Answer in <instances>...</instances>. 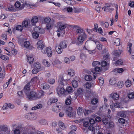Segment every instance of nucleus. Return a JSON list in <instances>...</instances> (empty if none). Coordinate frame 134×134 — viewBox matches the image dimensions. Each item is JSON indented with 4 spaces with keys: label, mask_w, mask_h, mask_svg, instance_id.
Instances as JSON below:
<instances>
[{
    "label": "nucleus",
    "mask_w": 134,
    "mask_h": 134,
    "mask_svg": "<svg viewBox=\"0 0 134 134\" xmlns=\"http://www.w3.org/2000/svg\"><path fill=\"white\" fill-rule=\"evenodd\" d=\"M124 71V70L122 68H116L113 70V71L116 73H122Z\"/></svg>",
    "instance_id": "a19ab883"
},
{
    "label": "nucleus",
    "mask_w": 134,
    "mask_h": 134,
    "mask_svg": "<svg viewBox=\"0 0 134 134\" xmlns=\"http://www.w3.org/2000/svg\"><path fill=\"white\" fill-rule=\"evenodd\" d=\"M53 65L55 66H57L58 65L60 64L61 62L58 60L56 59L52 63Z\"/></svg>",
    "instance_id": "6e6d98bb"
},
{
    "label": "nucleus",
    "mask_w": 134,
    "mask_h": 134,
    "mask_svg": "<svg viewBox=\"0 0 134 134\" xmlns=\"http://www.w3.org/2000/svg\"><path fill=\"white\" fill-rule=\"evenodd\" d=\"M36 92L33 91L30 92L26 95V97L30 100H36Z\"/></svg>",
    "instance_id": "423d86ee"
},
{
    "label": "nucleus",
    "mask_w": 134,
    "mask_h": 134,
    "mask_svg": "<svg viewBox=\"0 0 134 134\" xmlns=\"http://www.w3.org/2000/svg\"><path fill=\"white\" fill-rule=\"evenodd\" d=\"M117 115L121 117H125L126 116L125 111H122L119 112L117 113Z\"/></svg>",
    "instance_id": "e2e57ef3"
},
{
    "label": "nucleus",
    "mask_w": 134,
    "mask_h": 134,
    "mask_svg": "<svg viewBox=\"0 0 134 134\" xmlns=\"http://www.w3.org/2000/svg\"><path fill=\"white\" fill-rule=\"evenodd\" d=\"M5 51L9 53H6V54L10 56L15 55L17 53L16 50L14 48L12 49H5Z\"/></svg>",
    "instance_id": "9b49d317"
},
{
    "label": "nucleus",
    "mask_w": 134,
    "mask_h": 134,
    "mask_svg": "<svg viewBox=\"0 0 134 134\" xmlns=\"http://www.w3.org/2000/svg\"><path fill=\"white\" fill-rule=\"evenodd\" d=\"M19 44L23 47L29 49H31L32 47V46H31L30 42L28 41H24L23 43H21V42H19Z\"/></svg>",
    "instance_id": "6e6552de"
},
{
    "label": "nucleus",
    "mask_w": 134,
    "mask_h": 134,
    "mask_svg": "<svg viewBox=\"0 0 134 134\" xmlns=\"http://www.w3.org/2000/svg\"><path fill=\"white\" fill-rule=\"evenodd\" d=\"M43 107L42 105L41 104H39L36 106L33 107L32 108V110H36L37 109L42 108Z\"/></svg>",
    "instance_id": "5fc2aeb1"
},
{
    "label": "nucleus",
    "mask_w": 134,
    "mask_h": 134,
    "mask_svg": "<svg viewBox=\"0 0 134 134\" xmlns=\"http://www.w3.org/2000/svg\"><path fill=\"white\" fill-rule=\"evenodd\" d=\"M120 43V40L119 38L116 39L114 42V44L116 46L119 45Z\"/></svg>",
    "instance_id": "052dcab7"
},
{
    "label": "nucleus",
    "mask_w": 134,
    "mask_h": 134,
    "mask_svg": "<svg viewBox=\"0 0 134 134\" xmlns=\"http://www.w3.org/2000/svg\"><path fill=\"white\" fill-rule=\"evenodd\" d=\"M34 68L37 70L40 71L41 70V65L38 62H36L34 64Z\"/></svg>",
    "instance_id": "c85d7f7f"
},
{
    "label": "nucleus",
    "mask_w": 134,
    "mask_h": 134,
    "mask_svg": "<svg viewBox=\"0 0 134 134\" xmlns=\"http://www.w3.org/2000/svg\"><path fill=\"white\" fill-rule=\"evenodd\" d=\"M94 70L96 72H99L102 71V69L100 67H96L95 68Z\"/></svg>",
    "instance_id": "0e129e2a"
},
{
    "label": "nucleus",
    "mask_w": 134,
    "mask_h": 134,
    "mask_svg": "<svg viewBox=\"0 0 134 134\" xmlns=\"http://www.w3.org/2000/svg\"><path fill=\"white\" fill-rule=\"evenodd\" d=\"M128 97L129 99H132L134 98V93L133 92H130L128 94Z\"/></svg>",
    "instance_id": "774afa93"
},
{
    "label": "nucleus",
    "mask_w": 134,
    "mask_h": 134,
    "mask_svg": "<svg viewBox=\"0 0 134 134\" xmlns=\"http://www.w3.org/2000/svg\"><path fill=\"white\" fill-rule=\"evenodd\" d=\"M64 81V80L63 79V76H59L58 79V82L60 84L63 85V82Z\"/></svg>",
    "instance_id": "13d9d810"
},
{
    "label": "nucleus",
    "mask_w": 134,
    "mask_h": 134,
    "mask_svg": "<svg viewBox=\"0 0 134 134\" xmlns=\"http://www.w3.org/2000/svg\"><path fill=\"white\" fill-rule=\"evenodd\" d=\"M58 125L60 129L63 130L65 129V126L64 124L62 122L59 121Z\"/></svg>",
    "instance_id": "680f3d73"
},
{
    "label": "nucleus",
    "mask_w": 134,
    "mask_h": 134,
    "mask_svg": "<svg viewBox=\"0 0 134 134\" xmlns=\"http://www.w3.org/2000/svg\"><path fill=\"white\" fill-rule=\"evenodd\" d=\"M40 81L39 79L37 76L35 77L32 78L30 82L34 83H38Z\"/></svg>",
    "instance_id": "c9c22d12"
},
{
    "label": "nucleus",
    "mask_w": 134,
    "mask_h": 134,
    "mask_svg": "<svg viewBox=\"0 0 134 134\" xmlns=\"http://www.w3.org/2000/svg\"><path fill=\"white\" fill-rule=\"evenodd\" d=\"M120 107V103L117 102L115 103L112 102L110 105V108L111 110L113 111L115 110V108H119Z\"/></svg>",
    "instance_id": "9d476101"
},
{
    "label": "nucleus",
    "mask_w": 134,
    "mask_h": 134,
    "mask_svg": "<svg viewBox=\"0 0 134 134\" xmlns=\"http://www.w3.org/2000/svg\"><path fill=\"white\" fill-rule=\"evenodd\" d=\"M122 52V50L120 49L116 50L114 51L113 52L112 54L114 56L116 57H119Z\"/></svg>",
    "instance_id": "5701e85b"
},
{
    "label": "nucleus",
    "mask_w": 134,
    "mask_h": 134,
    "mask_svg": "<svg viewBox=\"0 0 134 134\" xmlns=\"http://www.w3.org/2000/svg\"><path fill=\"white\" fill-rule=\"evenodd\" d=\"M100 62L97 61H95L93 62L92 64V66L95 68L96 67H98V66L99 65Z\"/></svg>",
    "instance_id": "69168bd1"
},
{
    "label": "nucleus",
    "mask_w": 134,
    "mask_h": 134,
    "mask_svg": "<svg viewBox=\"0 0 134 134\" xmlns=\"http://www.w3.org/2000/svg\"><path fill=\"white\" fill-rule=\"evenodd\" d=\"M65 28L66 26L65 25H60L58 29V32H60L61 34H64L65 33Z\"/></svg>",
    "instance_id": "dca6fc26"
},
{
    "label": "nucleus",
    "mask_w": 134,
    "mask_h": 134,
    "mask_svg": "<svg viewBox=\"0 0 134 134\" xmlns=\"http://www.w3.org/2000/svg\"><path fill=\"white\" fill-rule=\"evenodd\" d=\"M125 85L127 87H130L131 85V81L128 79L125 82Z\"/></svg>",
    "instance_id": "338daca9"
},
{
    "label": "nucleus",
    "mask_w": 134,
    "mask_h": 134,
    "mask_svg": "<svg viewBox=\"0 0 134 134\" xmlns=\"http://www.w3.org/2000/svg\"><path fill=\"white\" fill-rule=\"evenodd\" d=\"M104 79L103 77H100L98 78V82L99 86H102L104 83Z\"/></svg>",
    "instance_id": "4c0bfd02"
},
{
    "label": "nucleus",
    "mask_w": 134,
    "mask_h": 134,
    "mask_svg": "<svg viewBox=\"0 0 134 134\" xmlns=\"http://www.w3.org/2000/svg\"><path fill=\"white\" fill-rule=\"evenodd\" d=\"M89 122L90 124V125L88 127L89 130L87 131V134H96L99 131V128L98 126L93 127L92 125L94 124L95 122L93 119L90 118Z\"/></svg>",
    "instance_id": "f257e3e1"
},
{
    "label": "nucleus",
    "mask_w": 134,
    "mask_h": 134,
    "mask_svg": "<svg viewBox=\"0 0 134 134\" xmlns=\"http://www.w3.org/2000/svg\"><path fill=\"white\" fill-rule=\"evenodd\" d=\"M27 62L30 64L32 63L34 60V58L30 56H27Z\"/></svg>",
    "instance_id": "a18cd8bd"
},
{
    "label": "nucleus",
    "mask_w": 134,
    "mask_h": 134,
    "mask_svg": "<svg viewBox=\"0 0 134 134\" xmlns=\"http://www.w3.org/2000/svg\"><path fill=\"white\" fill-rule=\"evenodd\" d=\"M116 82V79L114 78H111L109 81V84L111 85H114Z\"/></svg>",
    "instance_id": "3c124183"
},
{
    "label": "nucleus",
    "mask_w": 134,
    "mask_h": 134,
    "mask_svg": "<svg viewBox=\"0 0 134 134\" xmlns=\"http://www.w3.org/2000/svg\"><path fill=\"white\" fill-rule=\"evenodd\" d=\"M38 21V18L36 16H33L31 20V23L33 24H32V25H33L34 24H35L37 23Z\"/></svg>",
    "instance_id": "f704fd0d"
},
{
    "label": "nucleus",
    "mask_w": 134,
    "mask_h": 134,
    "mask_svg": "<svg viewBox=\"0 0 134 134\" xmlns=\"http://www.w3.org/2000/svg\"><path fill=\"white\" fill-rule=\"evenodd\" d=\"M34 31L32 33V36L33 38L36 39L39 36V34L37 31L35 30L34 29Z\"/></svg>",
    "instance_id": "79ce46f5"
},
{
    "label": "nucleus",
    "mask_w": 134,
    "mask_h": 134,
    "mask_svg": "<svg viewBox=\"0 0 134 134\" xmlns=\"http://www.w3.org/2000/svg\"><path fill=\"white\" fill-rule=\"evenodd\" d=\"M42 52L43 54L47 53L48 57H51L52 54V51L50 47H48L46 48H45L42 51Z\"/></svg>",
    "instance_id": "39448f33"
},
{
    "label": "nucleus",
    "mask_w": 134,
    "mask_h": 134,
    "mask_svg": "<svg viewBox=\"0 0 134 134\" xmlns=\"http://www.w3.org/2000/svg\"><path fill=\"white\" fill-rule=\"evenodd\" d=\"M92 76L90 75H87L85 77V80L87 81H90L92 79Z\"/></svg>",
    "instance_id": "bf43d9fd"
},
{
    "label": "nucleus",
    "mask_w": 134,
    "mask_h": 134,
    "mask_svg": "<svg viewBox=\"0 0 134 134\" xmlns=\"http://www.w3.org/2000/svg\"><path fill=\"white\" fill-rule=\"evenodd\" d=\"M127 50L130 57L132 59H134V49L132 48V44L130 43H128L127 44Z\"/></svg>",
    "instance_id": "7ed1b4c3"
},
{
    "label": "nucleus",
    "mask_w": 134,
    "mask_h": 134,
    "mask_svg": "<svg viewBox=\"0 0 134 134\" xmlns=\"http://www.w3.org/2000/svg\"><path fill=\"white\" fill-rule=\"evenodd\" d=\"M0 129L3 132H5L8 130V127L4 125H1L0 126Z\"/></svg>",
    "instance_id": "c03bdc74"
},
{
    "label": "nucleus",
    "mask_w": 134,
    "mask_h": 134,
    "mask_svg": "<svg viewBox=\"0 0 134 134\" xmlns=\"http://www.w3.org/2000/svg\"><path fill=\"white\" fill-rule=\"evenodd\" d=\"M14 108V105L10 103H5L4 104L2 107L3 109L5 110L9 108L13 109Z\"/></svg>",
    "instance_id": "aec40b11"
},
{
    "label": "nucleus",
    "mask_w": 134,
    "mask_h": 134,
    "mask_svg": "<svg viewBox=\"0 0 134 134\" xmlns=\"http://www.w3.org/2000/svg\"><path fill=\"white\" fill-rule=\"evenodd\" d=\"M110 96L114 100H118L119 97V94L115 92L112 93L110 94Z\"/></svg>",
    "instance_id": "6ab92c4d"
},
{
    "label": "nucleus",
    "mask_w": 134,
    "mask_h": 134,
    "mask_svg": "<svg viewBox=\"0 0 134 134\" xmlns=\"http://www.w3.org/2000/svg\"><path fill=\"white\" fill-rule=\"evenodd\" d=\"M102 9L105 12H111L114 9V8L111 7L109 5H105L102 8Z\"/></svg>",
    "instance_id": "4be33fe9"
},
{
    "label": "nucleus",
    "mask_w": 134,
    "mask_h": 134,
    "mask_svg": "<svg viewBox=\"0 0 134 134\" xmlns=\"http://www.w3.org/2000/svg\"><path fill=\"white\" fill-rule=\"evenodd\" d=\"M55 49L57 53L58 54H60L62 53L63 51V49L59 45L56 46Z\"/></svg>",
    "instance_id": "c756f323"
},
{
    "label": "nucleus",
    "mask_w": 134,
    "mask_h": 134,
    "mask_svg": "<svg viewBox=\"0 0 134 134\" xmlns=\"http://www.w3.org/2000/svg\"><path fill=\"white\" fill-rule=\"evenodd\" d=\"M72 109L71 107H69L66 109V113L70 117L73 116V114H75V113L72 111Z\"/></svg>",
    "instance_id": "2eb2a0df"
},
{
    "label": "nucleus",
    "mask_w": 134,
    "mask_h": 134,
    "mask_svg": "<svg viewBox=\"0 0 134 134\" xmlns=\"http://www.w3.org/2000/svg\"><path fill=\"white\" fill-rule=\"evenodd\" d=\"M6 10L7 11L13 12L15 11V9L14 6L12 5H10L6 8Z\"/></svg>",
    "instance_id": "ea45409f"
},
{
    "label": "nucleus",
    "mask_w": 134,
    "mask_h": 134,
    "mask_svg": "<svg viewBox=\"0 0 134 134\" xmlns=\"http://www.w3.org/2000/svg\"><path fill=\"white\" fill-rule=\"evenodd\" d=\"M95 84L94 81H92L91 82H87L84 85V87L87 89H90L91 87H93Z\"/></svg>",
    "instance_id": "ddd939ff"
},
{
    "label": "nucleus",
    "mask_w": 134,
    "mask_h": 134,
    "mask_svg": "<svg viewBox=\"0 0 134 134\" xmlns=\"http://www.w3.org/2000/svg\"><path fill=\"white\" fill-rule=\"evenodd\" d=\"M36 46L37 48L39 50H41L42 51L43 49H44V48H45L43 43L41 40H40L37 42Z\"/></svg>",
    "instance_id": "4468645a"
},
{
    "label": "nucleus",
    "mask_w": 134,
    "mask_h": 134,
    "mask_svg": "<svg viewBox=\"0 0 134 134\" xmlns=\"http://www.w3.org/2000/svg\"><path fill=\"white\" fill-rule=\"evenodd\" d=\"M71 83L72 86L74 88H77L78 86V84L77 81L74 79L72 81Z\"/></svg>",
    "instance_id": "8fccbe9b"
},
{
    "label": "nucleus",
    "mask_w": 134,
    "mask_h": 134,
    "mask_svg": "<svg viewBox=\"0 0 134 134\" xmlns=\"http://www.w3.org/2000/svg\"><path fill=\"white\" fill-rule=\"evenodd\" d=\"M57 93L59 96L66 94V92L65 90L63 87L60 88H58L57 89Z\"/></svg>",
    "instance_id": "f3484780"
},
{
    "label": "nucleus",
    "mask_w": 134,
    "mask_h": 134,
    "mask_svg": "<svg viewBox=\"0 0 134 134\" xmlns=\"http://www.w3.org/2000/svg\"><path fill=\"white\" fill-rule=\"evenodd\" d=\"M84 49H85L87 51H88V53L91 55H94L95 54L96 52V49H94L91 50H90L88 48H86L85 47H84Z\"/></svg>",
    "instance_id": "e433bc0d"
},
{
    "label": "nucleus",
    "mask_w": 134,
    "mask_h": 134,
    "mask_svg": "<svg viewBox=\"0 0 134 134\" xmlns=\"http://www.w3.org/2000/svg\"><path fill=\"white\" fill-rule=\"evenodd\" d=\"M35 30L37 31L38 33H39L41 34L44 33V29L40 27H36L35 28Z\"/></svg>",
    "instance_id": "603ef678"
},
{
    "label": "nucleus",
    "mask_w": 134,
    "mask_h": 134,
    "mask_svg": "<svg viewBox=\"0 0 134 134\" xmlns=\"http://www.w3.org/2000/svg\"><path fill=\"white\" fill-rule=\"evenodd\" d=\"M37 117V116L36 114L34 113H27L25 115V118L28 119L30 120H34Z\"/></svg>",
    "instance_id": "0eeeda50"
},
{
    "label": "nucleus",
    "mask_w": 134,
    "mask_h": 134,
    "mask_svg": "<svg viewBox=\"0 0 134 134\" xmlns=\"http://www.w3.org/2000/svg\"><path fill=\"white\" fill-rule=\"evenodd\" d=\"M44 22L46 24V27L47 29H50L54 24V21L51 20L49 17L45 18L44 20Z\"/></svg>",
    "instance_id": "f03ea898"
},
{
    "label": "nucleus",
    "mask_w": 134,
    "mask_h": 134,
    "mask_svg": "<svg viewBox=\"0 0 134 134\" xmlns=\"http://www.w3.org/2000/svg\"><path fill=\"white\" fill-rule=\"evenodd\" d=\"M59 46L63 49L66 48L67 47V44L66 42L65 41H63L60 43Z\"/></svg>",
    "instance_id": "09e8293b"
},
{
    "label": "nucleus",
    "mask_w": 134,
    "mask_h": 134,
    "mask_svg": "<svg viewBox=\"0 0 134 134\" xmlns=\"http://www.w3.org/2000/svg\"><path fill=\"white\" fill-rule=\"evenodd\" d=\"M76 31L77 34H79L80 35H83L84 36L86 35L83 29L80 28L77 29L76 30Z\"/></svg>",
    "instance_id": "cd10ccee"
},
{
    "label": "nucleus",
    "mask_w": 134,
    "mask_h": 134,
    "mask_svg": "<svg viewBox=\"0 0 134 134\" xmlns=\"http://www.w3.org/2000/svg\"><path fill=\"white\" fill-rule=\"evenodd\" d=\"M15 47V46L14 43L13 42H10L8 43V47L7 48H5V49H14Z\"/></svg>",
    "instance_id": "2f4dec72"
},
{
    "label": "nucleus",
    "mask_w": 134,
    "mask_h": 134,
    "mask_svg": "<svg viewBox=\"0 0 134 134\" xmlns=\"http://www.w3.org/2000/svg\"><path fill=\"white\" fill-rule=\"evenodd\" d=\"M94 42L96 44V48L100 51L102 50L103 48H104L105 51L106 50L107 48L99 42L96 41H94Z\"/></svg>",
    "instance_id": "1a4fd4ad"
},
{
    "label": "nucleus",
    "mask_w": 134,
    "mask_h": 134,
    "mask_svg": "<svg viewBox=\"0 0 134 134\" xmlns=\"http://www.w3.org/2000/svg\"><path fill=\"white\" fill-rule=\"evenodd\" d=\"M49 87V86L46 83L44 82L41 85V88L43 89H47Z\"/></svg>",
    "instance_id": "473e14b6"
},
{
    "label": "nucleus",
    "mask_w": 134,
    "mask_h": 134,
    "mask_svg": "<svg viewBox=\"0 0 134 134\" xmlns=\"http://www.w3.org/2000/svg\"><path fill=\"white\" fill-rule=\"evenodd\" d=\"M42 63L46 66L49 67L51 65V64L46 59H43L42 60Z\"/></svg>",
    "instance_id": "72a5a7b5"
},
{
    "label": "nucleus",
    "mask_w": 134,
    "mask_h": 134,
    "mask_svg": "<svg viewBox=\"0 0 134 134\" xmlns=\"http://www.w3.org/2000/svg\"><path fill=\"white\" fill-rule=\"evenodd\" d=\"M83 111L84 110H83V108L82 107H79L77 109V113L79 115H81L83 114Z\"/></svg>",
    "instance_id": "37998d69"
},
{
    "label": "nucleus",
    "mask_w": 134,
    "mask_h": 134,
    "mask_svg": "<svg viewBox=\"0 0 134 134\" xmlns=\"http://www.w3.org/2000/svg\"><path fill=\"white\" fill-rule=\"evenodd\" d=\"M44 92L42 91H40L39 92H36V100L42 98L44 95Z\"/></svg>",
    "instance_id": "412c9836"
},
{
    "label": "nucleus",
    "mask_w": 134,
    "mask_h": 134,
    "mask_svg": "<svg viewBox=\"0 0 134 134\" xmlns=\"http://www.w3.org/2000/svg\"><path fill=\"white\" fill-rule=\"evenodd\" d=\"M86 37V35L84 36L83 35H80L79 36L76 42L75 43L79 45H81L85 40V38Z\"/></svg>",
    "instance_id": "20e7f679"
},
{
    "label": "nucleus",
    "mask_w": 134,
    "mask_h": 134,
    "mask_svg": "<svg viewBox=\"0 0 134 134\" xmlns=\"http://www.w3.org/2000/svg\"><path fill=\"white\" fill-rule=\"evenodd\" d=\"M100 64L102 67L105 68L106 70L107 69L109 66V64L105 61L102 62Z\"/></svg>",
    "instance_id": "bb28decb"
},
{
    "label": "nucleus",
    "mask_w": 134,
    "mask_h": 134,
    "mask_svg": "<svg viewBox=\"0 0 134 134\" xmlns=\"http://www.w3.org/2000/svg\"><path fill=\"white\" fill-rule=\"evenodd\" d=\"M56 78V77H54V78L49 79L48 80V82L51 84H53L55 83V79Z\"/></svg>",
    "instance_id": "864d4df0"
},
{
    "label": "nucleus",
    "mask_w": 134,
    "mask_h": 134,
    "mask_svg": "<svg viewBox=\"0 0 134 134\" xmlns=\"http://www.w3.org/2000/svg\"><path fill=\"white\" fill-rule=\"evenodd\" d=\"M66 91L69 94L73 92L72 88L71 86L67 87L66 88Z\"/></svg>",
    "instance_id": "4d7b16f0"
},
{
    "label": "nucleus",
    "mask_w": 134,
    "mask_h": 134,
    "mask_svg": "<svg viewBox=\"0 0 134 134\" xmlns=\"http://www.w3.org/2000/svg\"><path fill=\"white\" fill-rule=\"evenodd\" d=\"M68 75L71 77L74 76L75 75V72L74 70L71 69H68L67 70Z\"/></svg>",
    "instance_id": "7c9ffc66"
},
{
    "label": "nucleus",
    "mask_w": 134,
    "mask_h": 134,
    "mask_svg": "<svg viewBox=\"0 0 134 134\" xmlns=\"http://www.w3.org/2000/svg\"><path fill=\"white\" fill-rule=\"evenodd\" d=\"M23 29V26L21 25H18L13 28L12 31L13 32H14L16 30L21 32Z\"/></svg>",
    "instance_id": "393cba45"
},
{
    "label": "nucleus",
    "mask_w": 134,
    "mask_h": 134,
    "mask_svg": "<svg viewBox=\"0 0 134 134\" xmlns=\"http://www.w3.org/2000/svg\"><path fill=\"white\" fill-rule=\"evenodd\" d=\"M15 7L21 10L23 9L24 7V5L23 4H21L19 2H16L15 4Z\"/></svg>",
    "instance_id": "a878e982"
},
{
    "label": "nucleus",
    "mask_w": 134,
    "mask_h": 134,
    "mask_svg": "<svg viewBox=\"0 0 134 134\" xmlns=\"http://www.w3.org/2000/svg\"><path fill=\"white\" fill-rule=\"evenodd\" d=\"M30 22V20H24L22 22V24L23 26L25 27H27L29 25H30L29 24Z\"/></svg>",
    "instance_id": "49530a36"
},
{
    "label": "nucleus",
    "mask_w": 134,
    "mask_h": 134,
    "mask_svg": "<svg viewBox=\"0 0 134 134\" xmlns=\"http://www.w3.org/2000/svg\"><path fill=\"white\" fill-rule=\"evenodd\" d=\"M83 92V90L81 88H79L77 90V92L75 94L76 96H79L82 95Z\"/></svg>",
    "instance_id": "de8ad7c7"
},
{
    "label": "nucleus",
    "mask_w": 134,
    "mask_h": 134,
    "mask_svg": "<svg viewBox=\"0 0 134 134\" xmlns=\"http://www.w3.org/2000/svg\"><path fill=\"white\" fill-rule=\"evenodd\" d=\"M61 108V105L59 104H54L52 107V110L55 112H59Z\"/></svg>",
    "instance_id": "f8f14e48"
},
{
    "label": "nucleus",
    "mask_w": 134,
    "mask_h": 134,
    "mask_svg": "<svg viewBox=\"0 0 134 134\" xmlns=\"http://www.w3.org/2000/svg\"><path fill=\"white\" fill-rule=\"evenodd\" d=\"M30 83H28L25 85L24 88V91L26 95L30 92Z\"/></svg>",
    "instance_id": "a211bd4d"
},
{
    "label": "nucleus",
    "mask_w": 134,
    "mask_h": 134,
    "mask_svg": "<svg viewBox=\"0 0 134 134\" xmlns=\"http://www.w3.org/2000/svg\"><path fill=\"white\" fill-rule=\"evenodd\" d=\"M26 4L27 6L31 8H35L37 7V4H34L29 1H27L26 2Z\"/></svg>",
    "instance_id": "b1692460"
},
{
    "label": "nucleus",
    "mask_w": 134,
    "mask_h": 134,
    "mask_svg": "<svg viewBox=\"0 0 134 134\" xmlns=\"http://www.w3.org/2000/svg\"><path fill=\"white\" fill-rule=\"evenodd\" d=\"M57 101V99L54 98H52L49 100L47 103V104L48 105H50L51 104L55 103Z\"/></svg>",
    "instance_id": "58836bf2"
}]
</instances>
